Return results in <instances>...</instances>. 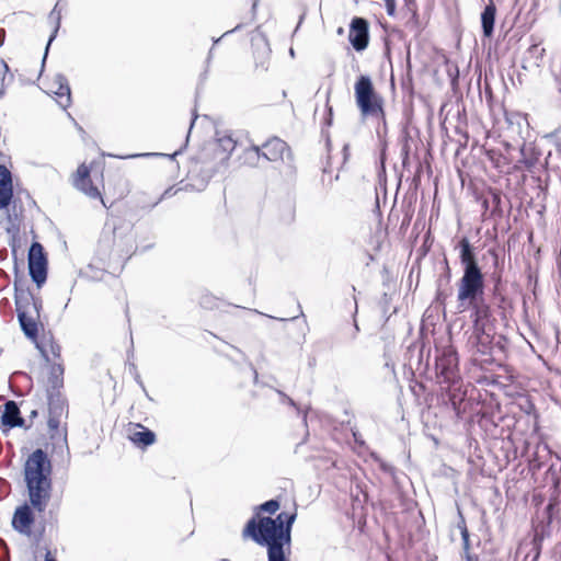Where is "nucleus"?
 <instances>
[{"instance_id": "nucleus-1", "label": "nucleus", "mask_w": 561, "mask_h": 561, "mask_svg": "<svg viewBox=\"0 0 561 561\" xmlns=\"http://www.w3.org/2000/svg\"><path fill=\"white\" fill-rule=\"evenodd\" d=\"M296 514L282 512L275 518L252 517L248 520L243 536H249L260 546L266 547L267 561H289L291 527Z\"/></svg>"}, {"instance_id": "nucleus-2", "label": "nucleus", "mask_w": 561, "mask_h": 561, "mask_svg": "<svg viewBox=\"0 0 561 561\" xmlns=\"http://www.w3.org/2000/svg\"><path fill=\"white\" fill-rule=\"evenodd\" d=\"M51 463L47 454L38 448L24 465V480L32 507L38 513L45 512L51 495Z\"/></svg>"}, {"instance_id": "nucleus-3", "label": "nucleus", "mask_w": 561, "mask_h": 561, "mask_svg": "<svg viewBox=\"0 0 561 561\" xmlns=\"http://www.w3.org/2000/svg\"><path fill=\"white\" fill-rule=\"evenodd\" d=\"M354 91L356 105L364 117L382 115L383 99L376 92L370 77L360 75L355 82Z\"/></svg>"}, {"instance_id": "nucleus-4", "label": "nucleus", "mask_w": 561, "mask_h": 561, "mask_svg": "<svg viewBox=\"0 0 561 561\" xmlns=\"http://www.w3.org/2000/svg\"><path fill=\"white\" fill-rule=\"evenodd\" d=\"M261 158L266 161L277 162L293 160V154L289 146L278 137H273L266 140L261 147L251 146L245 150V160L249 163H257Z\"/></svg>"}, {"instance_id": "nucleus-5", "label": "nucleus", "mask_w": 561, "mask_h": 561, "mask_svg": "<svg viewBox=\"0 0 561 561\" xmlns=\"http://www.w3.org/2000/svg\"><path fill=\"white\" fill-rule=\"evenodd\" d=\"M48 413L47 425L51 439H61L67 443V430L66 427L60 430V423L62 417L68 416V405L60 392L48 393Z\"/></svg>"}, {"instance_id": "nucleus-6", "label": "nucleus", "mask_w": 561, "mask_h": 561, "mask_svg": "<svg viewBox=\"0 0 561 561\" xmlns=\"http://www.w3.org/2000/svg\"><path fill=\"white\" fill-rule=\"evenodd\" d=\"M484 274L481 268L465 270L459 280L457 299L459 302H474L484 294Z\"/></svg>"}, {"instance_id": "nucleus-7", "label": "nucleus", "mask_w": 561, "mask_h": 561, "mask_svg": "<svg viewBox=\"0 0 561 561\" xmlns=\"http://www.w3.org/2000/svg\"><path fill=\"white\" fill-rule=\"evenodd\" d=\"M435 369L440 383L455 386L460 380L457 352L450 346L437 351Z\"/></svg>"}, {"instance_id": "nucleus-8", "label": "nucleus", "mask_w": 561, "mask_h": 561, "mask_svg": "<svg viewBox=\"0 0 561 561\" xmlns=\"http://www.w3.org/2000/svg\"><path fill=\"white\" fill-rule=\"evenodd\" d=\"M47 256L38 242H33L28 250V274L32 280L41 288L47 279Z\"/></svg>"}, {"instance_id": "nucleus-9", "label": "nucleus", "mask_w": 561, "mask_h": 561, "mask_svg": "<svg viewBox=\"0 0 561 561\" xmlns=\"http://www.w3.org/2000/svg\"><path fill=\"white\" fill-rule=\"evenodd\" d=\"M495 339V333L493 329L490 330H476L472 331L468 343L472 350H474L476 354H479L484 357V362L494 360V345L493 340Z\"/></svg>"}, {"instance_id": "nucleus-10", "label": "nucleus", "mask_w": 561, "mask_h": 561, "mask_svg": "<svg viewBox=\"0 0 561 561\" xmlns=\"http://www.w3.org/2000/svg\"><path fill=\"white\" fill-rule=\"evenodd\" d=\"M348 41L356 51H363L369 43V24L364 18L355 16L350 24Z\"/></svg>"}, {"instance_id": "nucleus-11", "label": "nucleus", "mask_w": 561, "mask_h": 561, "mask_svg": "<svg viewBox=\"0 0 561 561\" xmlns=\"http://www.w3.org/2000/svg\"><path fill=\"white\" fill-rule=\"evenodd\" d=\"M251 43L254 48L253 57L256 68L267 70L270 62L271 48L266 36L257 27L251 36Z\"/></svg>"}, {"instance_id": "nucleus-12", "label": "nucleus", "mask_w": 561, "mask_h": 561, "mask_svg": "<svg viewBox=\"0 0 561 561\" xmlns=\"http://www.w3.org/2000/svg\"><path fill=\"white\" fill-rule=\"evenodd\" d=\"M468 306L472 309L473 331L493 329L491 308L482 298Z\"/></svg>"}, {"instance_id": "nucleus-13", "label": "nucleus", "mask_w": 561, "mask_h": 561, "mask_svg": "<svg viewBox=\"0 0 561 561\" xmlns=\"http://www.w3.org/2000/svg\"><path fill=\"white\" fill-rule=\"evenodd\" d=\"M13 196L12 174L5 165L0 164V209L8 208Z\"/></svg>"}, {"instance_id": "nucleus-14", "label": "nucleus", "mask_w": 561, "mask_h": 561, "mask_svg": "<svg viewBox=\"0 0 561 561\" xmlns=\"http://www.w3.org/2000/svg\"><path fill=\"white\" fill-rule=\"evenodd\" d=\"M545 486H549L552 490L553 495H558L560 492L561 484V459L554 457L547 467L543 477Z\"/></svg>"}, {"instance_id": "nucleus-15", "label": "nucleus", "mask_w": 561, "mask_h": 561, "mask_svg": "<svg viewBox=\"0 0 561 561\" xmlns=\"http://www.w3.org/2000/svg\"><path fill=\"white\" fill-rule=\"evenodd\" d=\"M34 523V514L32 505L24 504L14 512L12 526L20 533H28L30 527Z\"/></svg>"}, {"instance_id": "nucleus-16", "label": "nucleus", "mask_w": 561, "mask_h": 561, "mask_svg": "<svg viewBox=\"0 0 561 561\" xmlns=\"http://www.w3.org/2000/svg\"><path fill=\"white\" fill-rule=\"evenodd\" d=\"M457 248L459 249V260L465 270L481 268L478 264L474 249L467 237L459 240Z\"/></svg>"}, {"instance_id": "nucleus-17", "label": "nucleus", "mask_w": 561, "mask_h": 561, "mask_svg": "<svg viewBox=\"0 0 561 561\" xmlns=\"http://www.w3.org/2000/svg\"><path fill=\"white\" fill-rule=\"evenodd\" d=\"M53 84L57 87L54 93L58 98V104L66 110L71 105V90L67 77L57 73L53 79Z\"/></svg>"}, {"instance_id": "nucleus-18", "label": "nucleus", "mask_w": 561, "mask_h": 561, "mask_svg": "<svg viewBox=\"0 0 561 561\" xmlns=\"http://www.w3.org/2000/svg\"><path fill=\"white\" fill-rule=\"evenodd\" d=\"M3 407L4 410L1 415L2 424L11 428L23 426L24 420L21 417L20 409L16 402L7 401Z\"/></svg>"}, {"instance_id": "nucleus-19", "label": "nucleus", "mask_w": 561, "mask_h": 561, "mask_svg": "<svg viewBox=\"0 0 561 561\" xmlns=\"http://www.w3.org/2000/svg\"><path fill=\"white\" fill-rule=\"evenodd\" d=\"M554 457L550 454L548 448L545 446L541 449L538 447L534 456L529 459V471L533 476H537L538 472L552 461Z\"/></svg>"}, {"instance_id": "nucleus-20", "label": "nucleus", "mask_w": 561, "mask_h": 561, "mask_svg": "<svg viewBox=\"0 0 561 561\" xmlns=\"http://www.w3.org/2000/svg\"><path fill=\"white\" fill-rule=\"evenodd\" d=\"M495 15L496 7L493 0H490V2L484 7V10L481 13V27L483 36L491 37L493 35Z\"/></svg>"}, {"instance_id": "nucleus-21", "label": "nucleus", "mask_w": 561, "mask_h": 561, "mask_svg": "<svg viewBox=\"0 0 561 561\" xmlns=\"http://www.w3.org/2000/svg\"><path fill=\"white\" fill-rule=\"evenodd\" d=\"M36 317L32 316L28 311L18 313V320L21 327V330L25 334L26 337L31 340H36L38 336V325L36 321Z\"/></svg>"}, {"instance_id": "nucleus-22", "label": "nucleus", "mask_w": 561, "mask_h": 561, "mask_svg": "<svg viewBox=\"0 0 561 561\" xmlns=\"http://www.w3.org/2000/svg\"><path fill=\"white\" fill-rule=\"evenodd\" d=\"M60 4H61V0H58L56 2L55 7L53 8V10L50 11V13L48 14V20H49V22H51L54 24V30H53L49 38H48V42H47V45H46V48H45L43 64L46 60V57H47L50 44L56 38L57 33H58V31L60 28V24H61V8H60Z\"/></svg>"}, {"instance_id": "nucleus-23", "label": "nucleus", "mask_w": 561, "mask_h": 561, "mask_svg": "<svg viewBox=\"0 0 561 561\" xmlns=\"http://www.w3.org/2000/svg\"><path fill=\"white\" fill-rule=\"evenodd\" d=\"M545 48L540 47L538 44L531 45L525 53L523 61H524V69H528L531 67H540L543 55H545Z\"/></svg>"}, {"instance_id": "nucleus-24", "label": "nucleus", "mask_w": 561, "mask_h": 561, "mask_svg": "<svg viewBox=\"0 0 561 561\" xmlns=\"http://www.w3.org/2000/svg\"><path fill=\"white\" fill-rule=\"evenodd\" d=\"M64 386V367L61 364H54L50 367L49 370V377H48V389L47 394L49 392H60V389Z\"/></svg>"}, {"instance_id": "nucleus-25", "label": "nucleus", "mask_w": 561, "mask_h": 561, "mask_svg": "<svg viewBox=\"0 0 561 561\" xmlns=\"http://www.w3.org/2000/svg\"><path fill=\"white\" fill-rule=\"evenodd\" d=\"M32 294L28 289L19 287L18 280L14 282V301L16 313L20 311L27 312L31 305Z\"/></svg>"}, {"instance_id": "nucleus-26", "label": "nucleus", "mask_w": 561, "mask_h": 561, "mask_svg": "<svg viewBox=\"0 0 561 561\" xmlns=\"http://www.w3.org/2000/svg\"><path fill=\"white\" fill-rule=\"evenodd\" d=\"M494 259V271L490 275V279L493 284L492 295H500V289H503L502 268L499 266V256L494 250H489Z\"/></svg>"}, {"instance_id": "nucleus-27", "label": "nucleus", "mask_w": 561, "mask_h": 561, "mask_svg": "<svg viewBox=\"0 0 561 561\" xmlns=\"http://www.w3.org/2000/svg\"><path fill=\"white\" fill-rule=\"evenodd\" d=\"M138 426L141 428V431H137V432L133 433V435L130 436V439L136 445H141L144 447L152 445L156 440V434L149 428H146L141 425H138Z\"/></svg>"}, {"instance_id": "nucleus-28", "label": "nucleus", "mask_w": 561, "mask_h": 561, "mask_svg": "<svg viewBox=\"0 0 561 561\" xmlns=\"http://www.w3.org/2000/svg\"><path fill=\"white\" fill-rule=\"evenodd\" d=\"M13 81L8 64L0 59V99L5 94V88Z\"/></svg>"}, {"instance_id": "nucleus-29", "label": "nucleus", "mask_w": 561, "mask_h": 561, "mask_svg": "<svg viewBox=\"0 0 561 561\" xmlns=\"http://www.w3.org/2000/svg\"><path fill=\"white\" fill-rule=\"evenodd\" d=\"M451 273L447 260H445L444 274L437 279V299L443 300L447 297V294L442 289V286L448 285L450 282Z\"/></svg>"}, {"instance_id": "nucleus-30", "label": "nucleus", "mask_w": 561, "mask_h": 561, "mask_svg": "<svg viewBox=\"0 0 561 561\" xmlns=\"http://www.w3.org/2000/svg\"><path fill=\"white\" fill-rule=\"evenodd\" d=\"M374 117H376L378 119V124L376 126V135H377L378 139L380 140V142H385V138H386V135L388 131L385 111L382 110V115L375 114Z\"/></svg>"}, {"instance_id": "nucleus-31", "label": "nucleus", "mask_w": 561, "mask_h": 561, "mask_svg": "<svg viewBox=\"0 0 561 561\" xmlns=\"http://www.w3.org/2000/svg\"><path fill=\"white\" fill-rule=\"evenodd\" d=\"M507 339L500 334V335H496L495 334V339L493 340V345H494V359H496L497 357H500L501 355H503L505 353V350H506V346H507Z\"/></svg>"}, {"instance_id": "nucleus-32", "label": "nucleus", "mask_w": 561, "mask_h": 561, "mask_svg": "<svg viewBox=\"0 0 561 561\" xmlns=\"http://www.w3.org/2000/svg\"><path fill=\"white\" fill-rule=\"evenodd\" d=\"M76 187L91 198H101L100 191L98 190L96 186L93 185L91 180L87 184H79Z\"/></svg>"}, {"instance_id": "nucleus-33", "label": "nucleus", "mask_w": 561, "mask_h": 561, "mask_svg": "<svg viewBox=\"0 0 561 561\" xmlns=\"http://www.w3.org/2000/svg\"><path fill=\"white\" fill-rule=\"evenodd\" d=\"M90 170L87 165L81 164L77 170L75 185L87 184L90 181Z\"/></svg>"}, {"instance_id": "nucleus-34", "label": "nucleus", "mask_w": 561, "mask_h": 561, "mask_svg": "<svg viewBox=\"0 0 561 561\" xmlns=\"http://www.w3.org/2000/svg\"><path fill=\"white\" fill-rule=\"evenodd\" d=\"M558 501L556 499H551L548 505L545 508V515L548 524H551L554 515L558 513Z\"/></svg>"}, {"instance_id": "nucleus-35", "label": "nucleus", "mask_w": 561, "mask_h": 561, "mask_svg": "<svg viewBox=\"0 0 561 561\" xmlns=\"http://www.w3.org/2000/svg\"><path fill=\"white\" fill-rule=\"evenodd\" d=\"M278 508L279 502L275 499L268 500L257 507L259 511L266 512L270 514H274Z\"/></svg>"}, {"instance_id": "nucleus-36", "label": "nucleus", "mask_w": 561, "mask_h": 561, "mask_svg": "<svg viewBox=\"0 0 561 561\" xmlns=\"http://www.w3.org/2000/svg\"><path fill=\"white\" fill-rule=\"evenodd\" d=\"M199 305L204 309H213L217 306V300L210 294H203L199 298Z\"/></svg>"}, {"instance_id": "nucleus-37", "label": "nucleus", "mask_w": 561, "mask_h": 561, "mask_svg": "<svg viewBox=\"0 0 561 561\" xmlns=\"http://www.w3.org/2000/svg\"><path fill=\"white\" fill-rule=\"evenodd\" d=\"M552 144L556 146L557 151L561 153V126L556 128L552 133L547 135Z\"/></svg>"}, {"instance_id": "nucleus-38", "label": "nucleus", "mask_w": 561, "mask_h": 561, "mask_svg": "<svg viewBox=\"0 0 561 561\" xmlns=\"http://www.w3.org/2000/svg\"><path fill=\"white\" fill-rule=\"evenodd\" d=\"M462 539V550H463V557L467 561H473L472 556L470 554V535L469 531L467 533V536H461Z\"/></svg>"}, {"instance_id": "nucleus-39", "label": "nucleus", "mask_w": 561, "mask_h": 561, "mask_svg": "<svg viewBox=\"0 0 561 561\" xmlns=\"http://www.w3.org/2000/svg\"><path fill=\"white\" fill-rule=\"evenodd\" d=\"M456 527L459 529L461 536H467V533L469 530H468V527L466 524L465 516L459 508H458V522H457Z\"/></svg>"}, {"instance_id": "nucleus-40", "label": "nucleus", "mask_w": 561, "mask_h": 561, "mask_svg": "<svg viewBox=\"0 0 561 561\" xmlns=\"http://www.w3.org/2000/svg\"><path fill=\"white\" fill-rule=\"evenodd\" d=\"M182 152V149L180 150H176L174 153L172 154H165V153H156V152H150V153H141V154H130V156H126L125 158H137V157H156V156H161V157H168L169 159L173 160L178 154H180Z\"/></svg>"}, {"instance_id": "nucleus-41", "label": "nucleus", "mask_w": 561, "mask_h": 561, "mask_svg": "<svg viewBox=\"0 0 561 561\" xmlns=\"http://www.w3.org/2000/svg\"><path fill=\"white\" fill-rule=\"evenodd\" d=\"M219 144L225 151L231 152L234 149L236 142L231 137H224L219 139Z\"/></svg>"}, {"instance_id": "nucleus-42", "label": "nucleus", "mask_w": 561, "mask_h": 561, "mask_svg": "<svg viewBox=\"0 0 561 561\" xmlns=\"http://www.w3.org/2000/svg\"><path fill=\"white\" fill-rule=\"evenodd\" d=\"M534 549H535V556L533 558V561H538L540 553H541V541L542 538L537 534L534 537Z\"/></svg>"}, {"instance_id": "nucleus-43", "label": "nucleus", "mask_w": 561, "mask_h": 561, "mask_svg": "<svg viewBox=\"0 0 561 561\" xmlns=\"http://www.w3.org/2000/svg\"><path fill=\"white\" fill-rule=\"evenodd\" d=\"M31 305H32V307L34 309L35 317L39 318V312H41V309L43 307V301H42L41 297H34L32 295Z\"/></svg>"}, {"instance_id": "nucleus-44", "label": "nucleus", "mask_w": 561, "mask_h": 561, "mask_svg": "<svg viewBox=\"0 0 561 561\" xmlns=\"http://www.w3.org/2000/svg\"><path fill=\"white\" fill-rule=\"evenodd\" d=\"M277 393L279 394V397L282 399V402L287 403L290 407L296 408L298 413H300V409L297 407L296 402L290 397H288L286 393H284L280 390H277Z\"/></svg>"}, {"instance_id": "nucleus-45", "label": "nucleus", "mask_w": 561, "mask_h": 561, "mask_svg": "<svg viewBox=\"0 0 561 561\" xmlns=\"http://www.w3.org/2000/svg\"><path fill=\"white\" fill-rule=\"evenodd\" d=\"M383 1L386 3L387 14L389 16H393L396 14V9H397L396 0H383Z\"/></svg>"}, {"instance_id": "nucleus-46", "label": "nucleus", "mask_w": 561, "mask_h": 561, "mask_svg": "<svg viewBox=\"0 0 561 561\" xmlns=\"http://www.w3.org/2000/svg\"><path fill=\"white\" fill-rule=\"evenodd\" d=\"M130 370H133V371H134V378H135L136 382H137V383L140 386V388L146 392L145 385H144V382H142V380H141V377H140V375H139L138 370H137V367H136L134 364H131V365H130Z\"/></svg>"}, {"instance_id": "nucleus-47", "label": "nucleus", "mask_w": 561, "mask_h": 561, "mask_svg": "<svg viewBox=\"0 0 561 561\" xmlns=\"http://www.w3.org/2000/svg\"><path fill=\"white\" fill-rule=\"evenodd\" d=\"M494 299L499 302V307H502L507 301L506 296L503 294V289H500V295H493Z\"/></svg>"}, {"instance_id": "nucleus-48", "label": "nucleus", "mask_w": 561, "mask_h": 561, "mask_svg": "<svg viewBox=\"0 0 561 561\" xmlns=\"http://www.w3.org/2000/svg\"><path fill=\"white\" fill-rule=\"evenodd\" d=\"M8 232L11 233L12 236H15L19 233L20 231V226L19 224H15V222H11L10 226L7 228Z\"/></svg>"}, {"instance_id": "nucleus-49", "label": "nucleus", "mask_w": 561, "mask_h": 561, "mask_svg": "<svg viewBox=\"0 0 561 561\" xmlns=\"http://www.w3.org/2000/svg\"><path fill=\"white\" fill-rule=\"evenodd\" d=\"M176 193V191L173 190V187H169L167 188L163 194L161 195V197L159 198V201L154 204L157 205L160 201L167 198V197H170L172 195H174Z\"/></svg>"}, {"instance_id": "nucleus-50", "label": "nucleus", "mask_w": 561, "mask_h": 561, "mask_svg": "<svg viewBox=\"0 0 561 561\" xmlns=\"http://www.w3.org/2000/svg\"><path fill=\"white\" fill-rule=\"evenodd\" d=\"M242 27H243V24H241V23H240V24H238V25H237V26H234L232 30L227 31L226 33H224V35H222L221 37H219V38L215 39V41H214V44H218V43H219V41H220L224 36L228 35V34H231V33H234V32H237V31L241 30Z\"/></svg>"}, {"instance_id": "nucleus-51", "label": "nucleus", "mask_w": 561, "mask_h": 561, "mask_svg": "<svg viewBox=\"0 0 561 561\" xmlns=\"http://www.w3.org/2000/svg\"><path fill=\"white\" fill-rule=\"evenodd\" d=\"M492 199H493V204L495 205V207L499 208L500 204H501L500 195L497 193H494Z\"/></svg>"}, {"instance_id": "nucleus-52", "label": "nucleus", "mask_w": 561, "mask_h": 561, "mask_svg": "<svg viewBox=\"0 0 561 561\" xmlns=\"http://www.w3.org/2000/svg\"><path fill=\"white\" fill-rule=\"evenodd\" d=\"M45 561H57L56 558L51 554L49 550H47L45 554Z\"/></svg>"}, {"instance_id": "nucleus-53", "label": "nucleus", "mask_w": 561, "mask_h": 561, "mask_svg": "<svg viewBox=\"0 0 561 561\" xmlns=\"http://www.w3.org/2000/svg\"><path fill=\"white\" fill-rule=\"evenodd\" d=\"M51 352L55 356H59L60 347L59 345H51Z\"/></svg>"}, {"instance_id": "nucleus-54", "label": "nucleus", "mask_w": 561, "mask_h": 561, "mask_svg": "<svg viewBox=\"0 0 561 561\" xmlns=\"http://www.w3.org/2000/svg\"><path fill=\"white\" fill-rule=\"evenodd\" d=\"M5 38V31L0 28V47L3 45Z\"/></svg>"}, {"instance_id": "nucleus-55", "label": "nucleus", "mask_w": 561, "mask_h": 561, "mask_svg": "<svg viewBox=\"0 0 561 561\" xmlns=\"http://www.w3.org/2000/svg\"><path fill=\"white\" fill-rule=\"evenodd\" d=\"M348 145H344L343 147V154H344V160L347 159V156H348Z\"/></svg>"}, {"instance_id": "nucleus-56", "label": "nucleus", "mask_w": 561, "mask_h": 561, "mask_svg": "<svg viewBox=\"0 0 561 561\" xmlns=\"http://www.w3.org/2000/svg\"><path fill=\"white\" fill-rule=\"evenodd\" d=\"M117 230H118V226H117L116 224H113V226H112V232H113V234H114V240L116 239Z\"/></svg>"}, {"instance_id": "nucleus-57", "label": "nucleus", "mask_w": 561, "mask_h": 561, "mask_svg": "<svg viewBox=\"0 0 561 561\" xmlns=\"http://www.w3.org/2000/svg\"><path fill=\"white\" fill-rule=\"evenodd\" d=\"M302 421H304V423L307 422V412L306 411L304 412Z\"/></svg>"}, {"instance_id": "nucleus-58", "label": "nucleus", "mask_w": 561, "mask_h": 561, "mask_svg": "<svg viewBox=\"0 0 561 561\" xmlns=\"http://www.w3.org/2000/svg\"><path fill=\"white\" fill-rule=\"evenodd\" d=\"M211 56H213V48L208 53V58H207L208 61L210 60Z\"/></svg>"}, {"instance_id": "nucleus-59", "label": "nucleus", "mask_w": 561, "mask_h": 561, "mask_svg": "<svg viewBox=\"0 0 561 561\" xmlns=\"http://www.w3.org/2000/svg\"><path fill=\"white\" fill-rule=\"evenodd\" d=\"M196 117H197V115H196V114H194V117H193V119H192V122H191V128L193 127V125H194V122H195Z\"/></svg>"}, {"instance_id": "nucleus-60", "label": "nucleus", "mask_w": 561, "mask_h": 561, "mask_svg": "<svg viewBox=\"0 0 561 561\" xmlns=\"http://www.w3.org/2000/svg\"><path fill=\"white\" fill-rule=\"evenodd\" d=\"M253 373H254V381L256 382L257 381V373L255 369H253Z\"/></svg>"}, {"instance_id": "nucleus-61", "label": "nucleus", "mask_w": 561, "mask_h": 561, "mask_svg": "<svg viewBox=\"0 0 561 561\" xmlns=\"http://www.w3.org/2000/svg\"><path fill=\"white\" fill-rule=\"evenodd\" d=\"M36 415H37V411H35V410H34V411H32L31 416H32V417H35Z\"/></svg>"}, {"instance_id": "nucleus-62", "label": "nucleus", "mask_w": 561, "mask_h": 561, "mask_svg": "<svg viewBox=\"0 0 561 561\" xmlns=\"http://www.w3.org/2000/svg\"><path fill=\"white\" fill-rule=\"evenodd\" d=\"M255 8H256V1H254L253 5H252V11L253 12L255 11Z\"/></svg>"}, {"instance_id": "nucleus-63", "label": "nucleus", "mask_w": 561, "mask_h": 561, "mask_svg": "<svg viewBox=\"0 0 561 561\" xmlns=\"http://www.w3.org/2000/svg\"><path fill=\"white\" fill-rule=\"evenodd\" d=\"M405 158L408 157V149L407 146L403 148Z\"/></svg>"}, {"instance_id": "nucleus-64", "label": "nucleus", "mask_w": 561, "mask_h": 561, "mask_svg": "<svg viewBox=\"0 0 561 561\" xmlns=\"http://www.w3.org/2000/svg\"><path fill=\"white\" fill-rule=\"evenodd\" d=\"M289 54H290L291 56H294V55H295V51H294V49H293V48H290V49H289Z\"/></svg>"}]
</instances>
